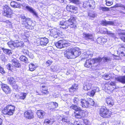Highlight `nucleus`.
Wrapping results in <instances>:
<instances>
[{
	"instance_id": "774afa93",
	"label": "nucleus",
	"mask_w": 125,
	"mask_h": 125,
	"mask_svg": "<svg viewBox=\"0 0 125 125\" xmlns=\"http://www.w3.org/2000/svg\"><path fill=\"white\" fill-rule=\"evenodd\" d=\"M110 84L112 86L115 85V83L113 82H111L110 83Z\"/></svg>"
},
{
	"instance_id": "c85d7f7f",
	"label": "nucleus",
	"mask_w": 125,
	"mask_h": 125,
	"mask_svg": "<svg viewBox=\"0 0 125 125\" xmlns=\"http://www.w3.org/2000/svg\"><path fill=\"white\" fill-rule=\"evenodd\" d=\"M1 49L3 51L4 53L5 54L10 55L12 53L11 51L10 50L5 49L3 48H2Z\"/></svg>"
},
{
	"instance_id": "7ed1b4c3",
	"label": "nucleus",
	"mask_w": 125,
	"mask_h": 125,
	"mask_svg": "<svg viewBox=\"0 0 125 125\" xmlns=\"http://www.w3.org/2000/svg\"><path fill=\"white\" fill-rule=\"evenodd\" d=\"M81 52L78 48L74 47L67 49L64 55L68 58H75L81 54Z\"/></svg>"
},
{
	"instance_id": "2f4dec72",
	"label": "nucleus",
	"mask_w": 125,
	"mask_h": 125,
	"mask_svg": "<svg viewBox=\"0 0 125 125\" xmlns=\"http://www.w3.org/2000/svg\"><path fill=\"white\" fill-rule=\"evenodd\" d=\"M102 78L105 80H108L110 79L111 77L109 76V74L105 73L102 76Z\"/></svg>"
},
{
	"instance_id": "a878e982",
	"label": "nucleus",
	"mask_w": 125,
	"mask_h": 125,
	"mask_svg": "<svg viewBox=\"0 0 125 125\" xmlns=\"http://www.w3.org/2000/svg\"><path fill=\"white\" fill-rule=\"evenodd\" d=\"M23 43L22 42H19L18 41H16L14 42V45L15 47H18L23 46Z\"/></svg>"
},
{
	"instance_id": "09e8293b",
	"label": "nucleus",
	"mask_w": 125,
	"mask_h": 125,
	"mask_svg": "<svg viewBox=\"0 0 125 125\" xmlns=\"http://www.w3.org/2000/svg\"><path fill=\"white\" fill-rule=\"evenodd\" d=\"M0 73L3 74H4L5 73L3 68L0 66Z\"/></svg>"
},
{
	"instance_id": "e2e57ef3",
	"label": "nucleus",
	"mask_w": 125,
	"mask_h": 125,
	"mask_svg": "<svg viewBox=\"0 0 125 125\" xmlns=\"http://www.w3.org/2000/svg\"><path fill=\"white\" fill-rule=\"evenodd\" d=\"M120 38L121 40L125 42V37L124 36H121Z\"/></svg>"
},
{
	"instance_id": "e433bc0d",
	"label": "nucleus",
	"mask_w": 125,
	"mask_h": 125,
	"mask_svg": "<svg viewBox=\"0 0 125 125\" xmlns=\"http://www.w3.org/2000/svg\"><path fill=\"white\" fill-rule=\"evenodd\" d=\"M29 67L30 70L31 71H33L35 69V67L34 64H31L29 65Z\"/></svg>"
},
{
	"instance_id": "338daca9",
	"label": "nucleus",
	"mask_w": 125,
	"mask_h": 125,
	"mask_svg": "<svg viewBox=\"0 0 125 125\" xmlns=\"http://www.w3.org/2000/svg\"><path fill=\"white\" fill-rule=\"evenodd\" d=\"M45 94H48V92L46 90H44L43 93Z\"/></svg>"
},
{
	"instance_id": "4be33fe9",
	"label": "nucleus",
	"mask_w": 125,
	"mask_h": 125,
	"mask_svg": "<svg viewBox=\"0 0 125 125\" xmlns=\"http://www.w3.org/2000/svg\"><path fill=\"white\" fill-rule=\"evenodd\" d=\"M89 7L91 9H94L95 8V2L93 0H89Z\"/></svg>"
},
{
	"instance_id": "7c9ffc66",
	"label": "nucleus",
	"mask_w": 125,
	"mask_h": 125,
	"mask_svg": "<svg viewBox=\"0 0 125 125\" xmlns=\"http://www.w3.org/2000/svg\"><path fill=\"white\" fill-rule=\"evenodd\" d=\"M20 59L21 61L26 63L28 62V59L25 56L22 55L21 56Z\"/></svg>"
},
{
	"instance_id": "9b49d317",
	"label": "nucleus",
	"mask_w": 125,
	"mask_h": 125,
	"mask_svg": "<svg viewBox=\"0 0 125 125\" xmlns=\"http://www.w3.org/2000/svg\"><path fill=\"white\" fill-rule=\"evenodd\" d=\"M83 37L85 40H93V36L92 34L89 33H83Z\"/></svg>"
},
{
	"instance_id": "ddd939ff",
	"label": "nucleus",
	"mask_w": 125,
	"mask_h": 125,
	"mask_svg": "<svg viewBox=\"0 0 125 125\" xmlns=\"http://www.w3.org/2000/svg\"><path fill=\"white\" fill-rule=\"evenodd\" d=\"M24 116L28 119H31L33 118L34 116L33 113L26 111L24 113Z\"/></svg>"
},
{
	"instance_id": "5fc2aeb1",
	"label": "nucleus",
	"mask_w": 125,
	"mask_h": 125,
	"mask_svg": "<svg viewBox=\"0 0 125 125\" xmlns=\"http://www.w3.org/2000/svg\"><path fill=\"white\" fill-rule=\"evenodd\" d=\"M93 90L95 93L96 92H98L99 91V88L98 87H95L94 88Z\"/></svg>"
},
{
	"instance_id": "052dcab7",
	"label": "nucleus",
	"mask_w": 125,
	"mask_h": 125,
	"mask_svg": "<svg viewBox=\"0 0 125 125\" xmlns=\"http://www.w3.org/2000/svg\"><path fill=\"white\" fill-rule=\"evenodd\" d=\"M16 2L15 1L11 2L10 3L11 6L12 7H14Z\"/></svg>"
},
{
	"instance_id": "5701e85b",
	"label": "nucleus",
	"mask_w": 125,
	"mask_h": 125,
	"mask_svg": "<svg viewBox=\"0 0 125 125\" xmlns=\"http://www.w3.org/2000/svg\"><path fill=\"white\" fill-rule=\"evenodd\" d=\"M116 80L121 83H125V76H121L116 78Z\"/></svg>"
},
{
	"instance_id": "a18cd8bd",
	"label": "nucleus",
	"mask_w": 125,
	"mask_h": 125,
	"mask_svg": "<svg viewBox=\"0 0 125 125\" xmlns=\"http://www.w3.org/2000/svg\"><path fill=\"white\" fill-rule=\"evenodd\" d=\"M100 8V10H102L103 11H107L109 10V9L107 7H101Z\"/></svg>"
},
{
	"instance_id": "20e7f679",
	"label": "nucleus",
	"mask_w": 125,
	"mask_h": 125,
	"mask_svg": "<svg viewBox=\"0 0 125 125\" xmlns=\"http://www.w3.org/2000/svg\"><path fill=\"white\" fill-rule=\"evenodd\" d=\"M100 116L104 118L109 117H110V113L105 107H102L99 111Z\"/></svg>"
},
{
	"instance_id": "f03ea898",
	"label": "nucleus",
	"mask_w": 125,
	"mask_h": 125,
	"mask_svg": "<svg viewBox=\"0 0 125 125\" xmlns=\"http://www.w3.org/2000/svg\"><path fill=\"white\" fill-rule=\"evenodd\" d=\"M75 21V18L72 16L67 21L63 20L61 21L59 25V27L62 29H65L69 27L71 28H76L77 27Z\"/></svg>"
},
{
	"instance_id": "8fccbe9b",
	"label": "nucleus",
	"mask_w": 125,
	"mask_h": 125,
	"mask_svg": "<svg viewBox=\"0 0 125 125\" xmlns=\"http://www.w3.org/2000/svg\"><path fill=\"white\" fill-rule=\"evenodd\" d=\"M71 2H72L74 4H78L79 1L78 0H69Z\"/></svg>"
},
{
	"instance_id": "f8f14e48",
	"label": "nucleus",
	"mask_w": 125,
	"mask_h": 125,
	"mask_svg": "<svg viewBox=\"0 0 125 125\" xmlns=\"http://www.w3.org/2000/svg\"><path fill=\"white\" fill-rule=\"evenodd\" d=\"M92 84L88 81L85 83L83 84V89L85 90H89L91 88Z\"/></svg>"
},
{
	"instance_id": "bb28decb",
	"label": "nucleus",
	"mask_w": 125,
	"mask_h": 125,
	"mask_svg": "<svg viewBox=\"0 0 125 125\" xmlns=\"http://www.w3.org/2000/svg\"><path fill=\"white\" fill-rule=\"evenodd\" d=\"M70 108L71 109H73L75 111L78 110H81V109L80 107L75 105V104H73L72 105L70 106Z\"/></svg>"
},
{
	"instance_id": "c9c22d12",
	"label": "nucleus",
	"mask_w": 125,
	"mask_h": 125,
	"mask_svg": "<svg viewBox=\"0 0 125 125\" xmlns=\"http://www.w3.org/2000/svg\"><path fill=\"white\" fill-rule=\"evenodd\" d=\"M20 18L22 19L23 22L22 23V24H24V22H26V21H27L28 20H29L28 18H26V17L24 16V15L23 14H21V15Z\"/></svg>"
},
{
	"instance_id": "37998d69",
	"label": "nucleus",
	"mask_w": 125,
	"mask_h": 125,
	"mask_svg": "<svg viewBox=\"0 0 125 125\" xmlns=\"http://www.w3.org/2000/svg\"><path fill=\"white\" fill-rule=\"evenodd\" d=\"M83 122L85 125H89L90 124V123L88 120L86 119H84Z\"/></svg>"
},
{
	"instance_id": "393cba45",
	"label": "nucleus",
	"mask_w": 125,
	"mask_h": 125,
	"mask_svg": "<svg viewBox=\"0 0 125 125\" xmlns=\"http://www.w3.org/2000/svg\"><path fill=\"white\" fill-rule=\"evenodd\" d=\"M52 35L55 38H57L60 33L57 31L56 29L52 30Z\"/></svg>"
},
{
	"instance_id": "4468645a",
	"label": "nucleus",
	"mask_w": 125,
	"mask_h": 125,
	"mask_svg": "<svg viewBox=\"0 0 125 125\" xmlns=\"http://www.w3.org/2000/svg\"><path fill=\"white\" fill-rule=\"evenodd\" d=\"M48 42V39L45 37L42 38L41 39L40 44L42 46L46 45Z\"/></svg>"
},
{
	"instance_id": "c03bdc74",
	"label": "nucleus",
	"mask_w": 125,
	"mask_h": 125,
	"mask_svg": "<svg viewBox=\"0 0 125 125\" xmlns=\"http://www.w3.org/2000/svg\"><path fill=\"white\" fill-rule=\"evenodd\" d=\"M100 23L103 26H106L107 25V21L105 20L101 21Z\"/></svg>"
},
{
	"instance_id": "49530a36",
	"label": "nucleus",
	"mask_w": 125,
	"mask_h": 125,
	"mask_svg": "<svg viewBox=\"0 0 125 125\" xmlns=\"http://www.w3.org/2000/svg\"><path fill=\"white\" fill-rule=\"evenodd\" d=\"M44 123L46 125H48L51 124V122L48 119H45L44 121Z\"/></svg>"
},
{
	"instance_id": "b1692460",
	"label": "nucleus",
	"mask_w": 125,
	"mask_h": 125,
	"mask_svg": "<svg viewBox=\"0 0 125 125\" xmlns=\"http://www.w3.org/2000/svg\"><path fill=\"white\" fill-rule=\"evenodd\" d=\"M44 114V112L41 110L38 111L37 112V115L38 117L40 118H42Z\"/></svg>"
},
{
	"instance_id": "79ce46f5",
	"label": "nucleus",
	"mask_w": 125,
	"mask_h": 125,
	"mask_svg": "<svg viewBox=\"0 0 125 125\" xmlns=\"http://www.w3.org/2000/svg\"><path fill=\"white\" fill-rule=\"evenodd\" d=\"M112 0H106V4L108 6H110L113 3Z\"/></svg>"
},
{
	"instance_id": "1a4fd4ad",
	"label": "nucleus",
	"mask_w": 125,
	"mask_h": 125,
	"mask_svg": "<svg viewBox=\"0 0 125 125\" xmlns=\"http://www.w3.org/2000/svg\"><path fill=\"white\" fill-rule=\"evenodd\" d=\"M66 9L71 12L76 13L78 12V8L73 6H67Z\"/></svg>"
},
{
	"instance_id": "3c124183",
	"label": "nucleus",
	"mask_w": 125,
	"mask_h": 125,
	"mask_svg": "<svg viewBox=\"0 0 125 125\" xmlns=\"http://www.w3.org/2000/svg\"><path fill=\"white\" fill-rule=\"evenodd\" d=\"M82 122H80L79 121H75L74 123V125H83Z\"/></svg>"
},
{
	"instance_id": "f704fd0d",
	"label": "nucleus",
	"mask_w": 125,
	"mask_h": 125,
	"mask_svg": "<svg viewBox=\"0 0 125 125\" xmlns=\"http://www.w3.org/2000/svg\"><path fill=\"white\" fill-rule=\"evenodd\" d=\"M87 101H88L89 106V105L93 106L94 105V102L92 99L89 98Z\"/></svg>"
},
{
	"instance_id": "aec40b11",
	"label": "nucleus",
	"mask_w": 125,
	"mask_h": 125,
	"mask_svg": "<svg viewBox=\"0 0 125 125\" xmlns=\"http://www.w3.org/2000/svg\"><path fill=\"white\" fill-rule=\"evenodd\" d=\"M29 20H28L26 22H24V23L25 24V27L27 28L28 29H29V27H30L32 26V23L31 21V19H29Z\"/></svg>"
},
{
	"instance_id": "6ab92c4d",
	"label": "nucleus",
	"mask_w": 125,
	"mask_h": 125,
	"mask_svg": "<svg viewBox=\"0 0 125 125\" xmlns=\"http://www.w3.org/2000/svg\"><path fill=\"white\" fill-rule=\"evenodd\" d=\"M104 30L105 32L107 33L110 36L112 37L113 38H115L116 37V35L114 33H113L112 31H108V30L106 28L104 29Z\"/></svg>"
},
{
	"instance_id": "f257e3e1",
	"label": "nucleus",
	"mask_w": 125,
	"mask_h": 125,
	"mask_svg": "<svg viewBox=\"0 0 125 125\" xmlns=\"http://www.w3.org/2000/svg\"><path fill=\"white\" fill-rule=\"evenodd\" d=\"M87 56V55H86L83 53L81 55L82 60L83 59L86 60L84 63V65L85 67L87 68L90 67V69H91V70H94L97 69V64H96L97 63H99L101 61L102 62H106L110 61L109 58L106 57L103 58H102L100 57H98L87 60L86 58Z\"/></svg>"
},
{
	"instance_id": "6e6552de",
	"label": "nucleus",
	"mask_w": 125,
	"mask_h": 125,
	"mask_svg": "<svg viewBox=\"0 0 125 125\" xmlns=\"http://www.w3.org/2000/svg\"><path fill=\"white\" fill-rule=\"evenodd\" d=\"M1 88L3 91L7 94H9L11 92L10 89L6 84H1Z\"/></svg>"
},
{
	"instance_id": "bf43d9fd",
	"label": "nucleus",
	"mask_w": 125,
	"mask_h": 125,
	"mask_svg": "<svg viewBox=\"0 0 125 125\" xmlns=\"http://www.w3.org/2000/svg\"><path fill=\"white\" fill-rule=\"evenodd\" d=\"M107 25H113L114 24V22L113 21H107Z\"/></svg>"
},
{
	"instance_id": "cd10ccee",
	"label": "nucleus",
	"mask_w": 125,
	"mask_h": 125,
	"mask_svg": "<svg viewBox=\"0 0 125 125\" xmlns=\"http://www.w3.org/2000/svg\"><path fill=\"white\" fill-rule=\"evenodd\" d=\"M78 86L77 84H74L73 85L72 87L70 88L69 89V91L71 93H73L74 91L75 90Z\"/></svg>"
},
{
	"instance_id": "de8ad7c7",
	"label": "nucleus",
	"mask_w": 125,
	"mask_h": 125,
	"mask_svg": "<svg viewBox=\"0 0 125 125\" xmlns=\"http://www.w3.org/2000/svg\"><path fill=\"white\" fill-rule=\"evenodd\" d=\"M51 104L53 105L55 108H56L58 106V104L56 102H51Z\"/></svg>"
},
{
	"instance_id": "f3484780",
	"label": "nucleus",
	"mask_w": 125,
	"mask_h": 125,
	"mask_svg": "<svg viewBox=\"0 0 125 125\" xmlns=\"http://www.w3.org/2000/svg\"><path fill=\"white\" fill-rule=\"evenodd\" d=\"M81 103L82 106L84 108H87L89 107L88 104V101L87 100L85 99H81Z\"/></svg>"
},
{
	"instance_id": "412c9836",
	"label": "nucleus",
	"mask_w": 125,
	"mask_h": 125,
	"mask_svg": "<svg viewBox=\"0 0 125 125\" xmlns=\"http://www.w3.org/2000/svg\"><path fill=\"white\" fill-rule=\"evenodd\" d=\"M26 9L28 10L31 12L36 17L37 16V14L36 12L34 10L32 7H30L29 6H26Z\"/></svg>"
},
{
	"instance_id": "864d4df0",
	"label": "nucleus",
	"mask_w": 125,
	"mask_h": 125,
	"mask_svg": "<svg viewBox=\"0 0 125 125\" xmlns=\"http://www.w3.org/2000/svg\"><path fill=\"white\" fill-rule=\"evenodd\" d=\"M27 55L29 56V58L31 59H33L34 57L33 54L31 53V52H29L27 54Z\"/></svg>"
},
{
	"instance_id": "603ef678",
	"label": "nucleus",
	"mask_w": 125,
	"mask_h": 125,
	"mask_svg": "<svg viewBox=\"0 0 125 125\" xmlns=\"http://www.w3.org/2000/svg\"><path fill=\"white\" fill-rule=\"evenodd\" d=\"M20 7V5L19 3L16 2L13 8H19Z\"/></svg>"
},
{
	"instance_id": "c756f323",
	"label": "nucleus",
	"mask_w": 125,
	"mask_h": 125,
	"mask_svg": "<svg viewBox=\"0 0 125 125\" xmlns=\"http://www.w3.org/2000/svg\"><path fill=\"white\" fill-rule=\"evenodd\" d=\"M9 82V84L12 86L15 84L16 82L15 79L13 77H10V78Z\"/></svg>"
},
{
	"instance_id": "a211bd4d",
	"label": "nucleus",
	"mask_w": 125,
	"mask_h": 125,
	"mask_svg": "<svg viewBox=\"0 0 125 125\" xmlns=\"http://www.w3.org/2000/svg\"><path fill=\"white\" fill-rule=\"evenodd\" d=\"M60 119L61 120L63 123L70 124V123L69 118L67 117H60Z\"/></svg>"
},
{
	"instance_id": "39448f33",
	"label": "nucleus",
	"mask_w": 125,
	"mask_h": 125,
	"mask_svg": "<svg viewBox=\"0 0 125 125\" xmlns=\"http://www.w3.org/2000/svg\"><path fill=\"white\" fill-rule=\"evenodd\" d=\"M3 15L6 17L10 18L11 17L13 16L11 10L7 5H5L3 7Z\"/></svg>"
},
{
	"instance_id": "9d476101",
	"label": "nucleus",
	"mask_w": 125,
	"mask_h": 125,
	"mask_svg": "<svg viewBox=\"0 0 125 125\" xmlns=\"http://www.w3.org/2000/svg\"><path fill=\"white\" fill-rule=\"evenodd\" d=\"M10 62H12L13 66L17 68H19L21 67V65L19 62L16 59L14 58L11 60Z\"/></svg>"
},
{
	"instance_id": "4d7b16f0",
	"label": "nucleus",
	"mask_w": 125,
	"mask_h": 125,
	"mask_svg": "<svg viewBox=\"0 0 125 125\" xmlns=\"http://www.w3.org/2000/svg\"><path fill=\"white\" fill-rule=\"evenodd\" d=\"M102 39L100 38H97V41L98 43H102Z\"/></svg>"
},
{
	"instance_id": "4c0bfd02",
	"label": "nucleus",
	"mask_w": 125,
	"mask_h": 125,
	"mask_svg": "<svg viewBox=\"0 0 125 125\" xmlns=\"http://www.w3.org/2000/svg\"><path fill=\"white\" fill-rule=\"evenodd\" d=\"M88 15L91 18H94L96 16V14L95 13L93 12L89 13Z\"/></svg>"
},
{
	"instance_id": "72a5a7b5",
	"label": "nucleus",
	"mask_w": 125,
	"mask_h": 125,
	"mask_svg": "<svg viewBox=\"0 0 125 125\" xmlns=\"http://www.w3.org/2000/svg\"><path fill=\"white\" fill-rule=\"evenodd\" d=\"M27 94L25 93H21L20 94V99L24 100L26 98Z\"/></svg>"
},
{
	"instance_id": "473e14b6",
	"label": "nucleus",
	"mask_w": 125,
	"mask_h": 125,
	"mask_svg": "<svg viewBox=\"0 0 125 125\" xmlns=\"http://www.w3.org/2000/svg\"><path fill=\"white\" fill-rule=\"evenodd\" d=\"M5 109H9V110H11L14 111L15 110V107L14 106H12L11 105H8L7 107H5L4 108Z\"/></svg>"
},
{
	"instance_id": "0eeeda50",
	"label": "nucleus",
	"mask_w": 125,
	"mask_h": 125,
	"mask_svg": "<svg viewBox=\"0 0 125 125\" xmlns=\"http://www.w3.org/2000/svg\"><path fill=\"white\" fill-rule=\"evenodd\" d=\"M85 111L81 109L80 110H78L74 112V115L75 118L78 119H80L82 117H85Z\"/></svg>"
},
{
	"instance_id": "ea45409f",
	"label": "nucleus",
	"mask_w": 125,
	"mask_h": 125,
	"mask_svg": "<svg viewBox=\"0 0 125 125\" xmlns=\"http://www.w3.org/2000/svg\"><path fill=\"white\" fill-rule=\"evenodd\" d=\"M89 0L88 1H85L84 2L83 7L84 8L89 7Z\"/></svg>"
},
{
	"instance_id": "dca6fc26",
	"label": "nucleus",
	"mask_w": 125,
	"mask_h": 125,
	"mask_svg": "<svg viewBox=\"0 0 125 125\" xmlns=\"http://www.w3.org/2000/svg\"><path fill=\"white\" fill-rule=\"evenodd\" d=\"M106 102L107 104L110 106L114 105V100L110 98H106Z\"/></svg>"
},
{
	"instance_id": "2eb2a0df",
	"label": "nucleus",
	"mask_w": 125,
	"mask_h": 125,
	"mask_svg": "<svg viewBox=\"0 0 125 125\" xmlns=\"http://www.w3.org/2000/svg\"><path fill=\"white\" fill-rule=\"evenodd\" d=\"M3 113L4 114H7L11 115H12L14 112V111L11 110L7 109H5L2 111Z\"/></svg>"
},
{
	"instance_id": "58836bf2",
	"label": "nucleus",
	"mask_w": 125,
	"mask_h": 125,
	"mask_svg": "<svg viewBox=\"0 0 125 125\" xmlns=\"http://www.w3.org/2000/svg\"><path fill=\"white\" fill-rule=\"evenodd\" d=\"M73 102L75 105H77L79 103L80 100L78 97L74 98L73 100Z\"/></svg>"
},
{
	"instance_id": "6e6d98bb",
	"label": "nucleus",
	"mask_w": 125,
	"mask_h": 125,
	"mask_svg": "<svg viewBox=\"0 0 125 125\" xmlns=\"http://www.w3.org/2000/svg\"><path fill=\"white\" fill-rule=\"evenodd\" d=\"M22 52H23L25 54L27 55L29 53L27 50L23 49L22 50Z\"/></svg>"
},
{
	"instance_id": "0e129e2a",
	"label": "nucleus",
	"mask_w": 125,
	"mask_h": 125,
	"mask_svg": "<svg viewBox=\"0 0 125 125\" xmlns=\"http://www.w3.org/2000/svg\"><path fill=\"white\" fill-rule=\"evenodd\" d=\"M7 68L9 70H10L11 68V65L10 64H8L7 65Z\"/></svg>"
},
{
	"instance_id": "13d9d810",
	"label": "nucleus",
	"mask_w": 125,
	"mask_h": 125,
	"mask_svg": "<svg viewBox=\"0 0 125 125\" xmlns=\"http://www.w3.org/2000/svg\"><path fill=\"white\" fill-rule=\"evenodd\" d=\"M12 86H13V88L15 89H18L19 87V86L17 83L16 84H15Z\"/></svg>"
},
{
	"instance_id": "a19ab883",
	"label": "nucleus",
	"mask_w": 125,
	"mask_h": 125,
	"mask_svg": "<svg viewBox=\"0 0 125 125\" xmlns=\"http://www.w3.org/2000/svg\"><path fill=\"white\" fill-rule=\"evenodd\" d=\"M95 93V92L92 89L91 91L88 92L87 93V94L88 95L92 96L94 95Z\"/></svg>"
},
{
	"instance_id": "69168bd1",
	"label": "nucleus",
	"mask_w": 125,
	"mask_h": 125,
	"mask_svg": "<svg viewBox=\"0 0 125 125\" xmlns=\"http://www.w3.org/2000/svg\"><path fill=\"white\" fill-rule=\"evenodd\" d=\"M52 61H47V63L49 64L48 65H50V64L52 63Z\"/></svg>"
},
{
	"instance_id": "423d86ee",
	"label": "nucleus",
	"mask_w": 125,
	"mask_h": 125,
	"mask_svg": "<svg viewBox=\"0 0 125 125\" xmlns=\"http://www.w3.org/2000/svg\"><path fill=\"white\" fill-rule=\"evenodd\" d=\"M69 44L66 41L63 40H60L57 42L55 45L58 48L61 49L66 48L69 46Z\"/></svg>"
},
{
	"instance_id": "680f3d73",
	"label": "nucleus",
	"mask_w": 125,
	"mask_h": 125,
	"mask_svg": "<svg viewBox=\"0 0 125 125\" xmlns=\"http://www.w3.org/2000/svg\"><path fill=\"white\" fill-rule=\"evenodd\" d=\"M107 39H103L102 40V43H104L105 42H107Z\"/></svg>"
}]
</instances>
